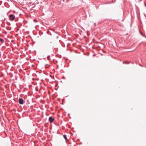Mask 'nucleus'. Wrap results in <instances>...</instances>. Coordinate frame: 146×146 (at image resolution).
Segmentation results:
<instances>
[{
    "instance_id": "20e7f679",
    "label": "nucleus",
    "mask_w": 146,
    "mask_h": 146,
    "mask_svg": "<svg viewBox=\"0 0 146 146\" xmlns=\"http://www.w3.org/2000/svg\"><path fill=\"white\" fill-rule=\"evenodd\" d=\"M63 137H64V139H65V140H67V138H66V135H64Z\"/></svg>"
},
{
    "instance_id": "39448f33",
    "label": "nucleus",
    "mask_w": 146,
    "mask_h": 146,
    "mask_svg": "<svg viewBox=\"0 0 146 146\" xmlns=\"http://www.w3.org/2000/svg\"><path fill=\"white\" fill-rule=\"evenodd\" d=\"M47 59L48 60H49L50 59L49 56H47Z\"/></svg>"
},
{
    "instance_id": "f03ea898",
    "label": "nucleus",
    "mask_w": 146,
    "mask_h": 146,
    "mask_svg": "<svg viewBox=\"0 0 146 146\" xmlns=\"http://www.w3.org/2000/svg\"><path fill=\"white\" fill-rule=\"evenodd\" d=\"M19 103L21 104H23V100L22 98H19Z\"/></svg>"
},
{
    "instance_id": "7ed1b4c3",
    "label": "nucleus",
    "mask_w": 146,
    "mask_h": 146,
    "mask_svg": "<svg viewBox=\"0 0 146 146\" xmlns=\"http://www.w3.org/2000/svg\"><path fill=\"white\" fill-rule=\"evenodd\" d=\"M54 119L52 118L51 117H50L49 118V120L50 121V123H52L54 120Z\"/></svg>"
},
{
    "instance_id": "423d86ee",
    "label": "nucleus",
    "mask_w": 146,
    "mask_h": 146,
    "mask_svg": "<svg viewBox=\"0 0 146 146\" xmlns=\"http://www.w3.org/2000/svg\"><path fill=\"white\" fill-rule=\"evenodd\" d=\"M0 41L1 42H3V40L2 38H0Z\"/></svg>"
},
{
    "instance_id": "f257e3e1",
    "label": "nucleus",
    "mask_w": 146,
    "mask_h": 146,
    "mask_svg": "<svg viewBox=\"0 0 146 146\" xmlns=\"http://www.w3.org/2000/svg\"><path fill=\"white\" fill-rule=\"evenodd\" d=\"M15 17L13 15L11 14L9 15V19L11 21H13L14 19H15Z\"/></svg>"
}]
</instances>
